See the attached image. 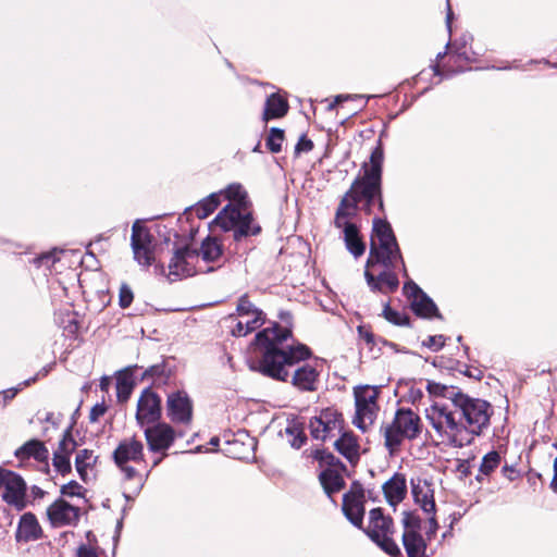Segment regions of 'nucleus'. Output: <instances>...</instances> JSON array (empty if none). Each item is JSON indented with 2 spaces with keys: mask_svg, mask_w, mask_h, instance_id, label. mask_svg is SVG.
I'll use <instances>...</instances> for the list:
<instances>
[{
  "mask_svg": "<svg viewBox=\"0 0 557 557\" xmlns=\"http://www.w3.org/2000/svg\"><path fill=\"white\" fill-rule=\"evenodd\" d=\"M309 428H310L311 436L315 440L325 441L327 437H330L329 433L323 428V424H322L321 420L318 418V416L311 418Z\"/></svg>",
  "mask_w": 557,
  "mask_h": 557,
  "instance_id": "43",
  "label": "nucleus"
},
{
  "mask_svg": "<svg viewBox=\"0 0 557 557\" xmlns=\"http://www.w3.org/2000/svg\"><path fill=\"white\" fill-rule=\"evenodd\" d=\"M131 246L134 259L143 267L148 268L154 260L153 236L149 228L136 221L132 226Z\"/></svg>",
  "mask_w": 557,
  "mask_h": 557,
  "instance_id": "11",
  "label": "nucleus"
},
{
  "mask_svg": "<svg viewBox=\"0 0 557 557\" xmlns=\"http://www.w3.org/2000/svg\"><path fill=\"white\" fill-rule=\"evenodd\" d=\"M455 401L460 413L461 422L470 435L471 445L474 438L488 428L493 414V407L488 401L471 397L465 393H461Z\"/></svg>",
  "mask_w": 557,
  "mask_h": 557,
  "instance_id": "7",
  "label": "nucleus"
},
{
  "mask_svg": "<svg viewBox=\"0 0 557 557\" xmlns=\"http://www.w3.org/2000/svg\"><path fill=\"white\" fill-rule=\"evenodd\" d=\"M113 461L125 480L138 479L143 485L139 472L129 463L138 465L145 461L144 444L135 436L122 440L112 454Z\"/></svg>",
  "mask_w": 557,
  "mask_h": 557,
  "instance_id": "9",
  "label": "nucleus"
},
{
  "mask_svg": "<svg viewBox=\"0 0 557 557\" xmlns=\"http://www.w3.org/2000/svg\"><path fill=\"white\" fill-rule=\"evenodd\" d=\"M336 450L343 455L350 463L359 460V444L357 437L350 432H344L335 441Z\"/></svg>",
  "mask_w": 557,
  "mask_h": 557,
  "instance_id": "27",
  "label": "nucleus"
},
{
  "mask_svg": "<svg viewBox=\"0 0 557 557\" xmlns=\"http://www.w3.org/2000/svg\"><path fill=\"white\" fill-rule=\"evenodd\" d=\"M313 148V143L312 140H310L309 138L306 137V135H302L296 147H295V151L296 153H300V152H309L311 151Z\"/></svg>",
  "mask_w": 557,
  "mask_h": 557,
  "instance_id": "50",
  "label": "nucleus"
},
{
  "mask_svg": "<svg viewBox=\"0 0 557 557\" xmlns=\"http://www.w3.org/2000/svg\"><path fill=\"white\" fill-rule=\"evenodd\" d=\"M82 486L76 481H71L67 484L62 485L61 494L65 496L79 495Z\"/></svg>",
  "mask_w": 557,
  "mask_h": 557,
  "instance_id": "49",
  "label": "nucleus"
},
{
  "mask_svg": "<svg viewBox=\"0 0 557 557\" xmlns=\"http://www.w3.org/2000/svg\"><path fill=\"white\" fill-rule=\"evenodd\" d=\"M47 516L53 527L72 525L79 520V508L59 498L48 507Z\"/></svg>",
  "mask_w": 557,
  "mask_h": 557,
  "instance_id": "17",
  "label": "nucleus"
},
{
  "mask_svg": "<svg viewBox=\"0 0 557 557\" xmlns=\"http://www.w3.org/2000/svg\"><path fill=\"white\" fill-rule=\"evenodd\" d=\"M17 388H9L0 393V396L3 398V404L5 405L9 400L13 399L17 394Z\"/></svg>",
  "mask_w": 557,
  "mask_h": 557,
  "instance_id": "53",
  "label": "nucleus"
},
{
  "mask_svg": "<svg viewBox=\"0 0 557 557\" xmlns=\"http://www.w3.org/2000/svg\"><path fill=\"white\" fill-rule=\"evenodd\" d=\"M313 457L315 459H321L322 460L323 459V453L321 450H315Z\"/></svg>",
  "mask_w": 557,
  "mask_h": 557,
  "instance_id": "62",
  "label": "nucleus"
},
{
  "mask_svg": "<svg viewBox=\"0 0 557 557\" xmlns=\"http://www.w3.org/2000/svg\"><path fill=\"white\" fill-rule=\"evenodd\" d=\"M445 341L444 335H431L422 342V345L432 351H438L444 347Z\"/></svg>",
  "mask_w": 557,
  "mask_h": 557,
  "instance_id": "45",
  "label": "nucleus"
},
{
  "mask_svg": "<svg viewBox=\"0 0 557 557\" xmlns=\"http://www.w3.org/2000/svg\"><path fill=\"white\" fill-rule=\"evenodd\" d=\"M76 447H77V443L72 436L71 429H67L64 432L61 441L59 442V446L54 453L58 455H61V456L63 455V456L71 458V455H72V453L75 451Z\"/></svg>",
  "mask_w": 557,
  "mask_h": 557,
  "instance_id": "37",
  "label": "nucleus"
},
{
  "mask_svg": "<svg viewBox=\"0 0 557 557\" xmlns=\"http://www.w3.org/2000/svg\"><path fill=\"white\" fill-rule=\"evenodd\" d=\"M165 376L166 375H165V364L164 363L151 366L144 373V377H156V379L162 380Z\"/></svg>",
  "mask_w": 557,
  "mask_h": 557,
  "instance_id": "47",
  "label": "nucleus"
},
{
  "mask_svg": "<svg viewBox=\"0 0 557 557\" xmlns=\"http://www.w3.org/2000/svg\"><path fill=\"white\" fill-rule=\"evenodd\" d=\"M222 252V244L214 237H207L201 244L198 256L200 255L207 262H214L221 258Z\"/></svg>",
  "mask_w": 557,
  "mask_h": 557,
  "instance_id": "35",
  "label": "nucleus"
},
{
  "mask_svg": "<svg viewBox=\"0 0 557 557\" xmlns=\"http://www.w3.org/2000/svg\"><path fill=\"white\" fill-rule=\"evenodd\" d=\"M370 540L391 557H404L399 546L394 541V522L389 516H384L381 508L369 512V524L363 529Z\"/></svg>",
  "mask_w": 557,
  "mask_h": 557,
  "instance_id": "8",
  "label": "nucleus"
},
{
  "mask_svg": "<svg viewBox=\"0 0 557 557\" xmlns=\"http://www.w3.org/2000/svg\"><path fill=\"white\" fill-rule=\"evenodd\" d=\"M161 417V399L150 388L143 391L136 410V420L140 426L157 422Z\"/></svg>",
  "mask_w": 557,
  "mask_h": 557,
  "instance_id": "15",
  "label": "nucleus"
},
{
  "mask_svg": "<svg viewBox=\"0 0 557 557\" xmlns=\"http://www.w3.org/2000/svg\"><path fill=\"white\" fill-rule=\"evenodd\" d=\"M383 163L384 150L379 143L371 151L369 161L362 163L360 174L352 181L350 188L339 201L334 219L336 228L356 225L351 221L358 214L360 202H363V208L368 213L372 212L374 206H377L379 210L383 212Z\"/></svg>",
  "mask_w": 557,
  "mask_h": 557,
  "instance_id": "3",
  "label": "nucleus"
},
{
  "mask_svg": "<svg viewBox=\"0 0 557 557\" xmlns=\"http://www.w3.org/2000/svg\"><path fill=\"white\" fill-rule=\"evenodd\" d=\"M236 310L238 314H251L252 319L237 322L232 330L234 336H246L262 326L265 321V314L249 300L247 295L239 297Z\"/></svg>",
  "mask_w": 557,
  "mask_h": 557,
  "instance_id": "14",
  "label": "nucleus"
},
{
  "mask_svg": "<svg viewBox=\"0 0 557 557\" xmlns=\"http://www.w3.org/2000/svg\"><path fill=\"white\" fill-rule=\"evenodd\" d=\"M383 314L388 322L395 325L408 326L410 324V319L407 314L392 309L388 304L384 306Z\"/></svg>",
  "mask_w": 557,
  "mask_h": 557,
  "instance_id": "39",
  "label": "nucleus"
},
{
  "mask_svg": "<svg viewBox=\"0 0 557 557\" xmlns=\"http://www.w3.org/2000/svg\"><path fill=\"white\" fill-rule=\"evenodd\" d=\"M401 524L403 533H417L421 530V519L409 511L403 512Z\"/></svg>",
  "mask_w": 557,
  "mask_h": 557,
  "instance_id": "41",
  "label": "nucleus"
},
{
  "mask_svg": "<svg viewBox=\"0 0 557 557\" xmlns=\"http://www.w3.org/2000/svg\"><path fill=\"white\" fill-rule=\"evenodd\" d=\"M401 542L407 557H426L428 544L420 532L403 533Z\"/></svg>",
  "mask_w": 557,
  "mask_h": 557,
  "instance_id": "28",
  "label": "nucleus"
},
{
  "mask_svg": "<svg viewBox=\"0 0 557 557\" xmlns=\"http://www.w3.org/2000/svg\"><path fill=\"white\" fill-rule=\"evenodd\" d=\"M41 534V528L33 513H24L20 520L16 540L17 541H34L39 539Z\"/></svg>",
  "mask_w": 557,
  "mask_h": 557,
  "instance_id": "26",
  "label": "nucleus"
},
{
  "mask_svg": "<svg viewBox=\"0 0 557 557\" xmlns=\"http://www.w3.org/2000/svg\"><path fill=\"white\" fill-rule=\"evenodd\" d=\"M222 196L230 201L215 216L213 225L220 227L224 232L232 231L235 240L243 237L253 236L261 232V227L253 223L251 202L248 194L238 183L230 184L223 191Z\"/></svg>",
  "mask_w": 557,
  "mask_h": 557,
  "instance_id": "4",
  "label": "nucleus"
},
{
  "mask_svg": "<svg viewBox=\"0 0 557 557\" xmlns=\"http://www.w3.org/2000/svg\"><path fill=\"white\" fill-rule=\"evenodd\" d=\"M383 493L386 498V502L396 507L407 494V483L406 478L401 473H395L388 481H386L383 486Z\"/></svg>",
  "mask_w": 557,
  "mask_h": 557,
  "instance_id": "23",
  "label": "nucleus"
},
{
  "mask_svg": "<svg viewBox=\"0 0 557 557\" xmlns=\"http://www.w3.org/2000/svg\"><path fill=\"white\" fill-rule=\"evenodd\" d=\"M284 140V131L277 127H272L270 129V134L267 138V147L268 149L273 152L277 153L282 149V144Z\"/></svg>",
  "mask_w": 557,
  "mask_h": 557,
  "instance_id": "40",
  "label": "nucleus"
},
{
  "mask_svg": "<svg viewBox=\"0 0 557 557\" xmlns=\"http://www.w3.org/2000/svg\"><path fill=\"white\" fill-rule=\"evenodd\" d=\"M98 455L92 449L84 448L77 451L75 468L82 481L88 482L98 462Z\"/></svg>",
  "mask_w": 557,
  "mask_h": 557,
  "instance_id": "25",
  "label": "nucleus"
},
{
  "mask_svg": "<svg viewBox=\"0 0 557 557\" xmlns=\"http://www.w3.org/2000/svg\"><path fill=\"white\" fill-rule=\"evenodd\" d=\"M502 461V457L498 451L492 450L487 453L480 465V472L484 475H490Z\"/></svg>",
  "mask_w": 557,
  "mask_h": 557,
  "instance_id": "38",
  "label": "nucleus"
},
{
  "mask_svg": "<svg viewBox=\"0 0 557 557\" xmlns=\"http://www.w3.org/2000/svg\"><path fill=\"white\" fill-rule=\"evenodd\" d=\"M451 20H453V11L450 9L449 3H447L446 25H447L449 33H451Z\"/></svg>",
  "mask_w": 557,
  "mask_h": 557,
  "instance_id": "58",
  "label": "nucleus"
},
{
  "mask_svg": "<svg viewBox=\"0 0 557 557\" xmlns=\"http://www.w3.org/2000/svg\"><path fill=\"white\" fill-rule=\"evenodd\" d=\"M350 98H351V96H349V95H338V96H336L334 101L329 104V110H333L338 103H341L343 101H346V100H348Z\"/></svg>",
  "mask_w": 557,
  "mask_h": 557,
  "instance_id": "54",
  "label": "nucleus"
},
{
  "mask_svg": "<svg viewBox=\"0 0 557 557\" xmlns=\"http://www.w3.org/2000/svg\"><path fill=\"white\" fill-rule=\"evenodd\" d=\"M552 490L557 493V458L554 461V478L550 483Z\"/></svg>",
  "mask_w": 557,
  "mask_h": 557,
  "instance_id": "55",
  "label": "nucleus"
},
{
  "mask_svg": "<svg viewBox=\"0 0 557 557\" xmlns=\"http://www.w3.org/2000/svg\"><path fill=\"white\" fill-rule=\"evenodd\" d=\"M77 557H98V555L91 547L83 545L77 550Z\"/></svg>",
  "mask_w": 557,
  "mask_h": 557,
  "instance_id": "52",
  "label": "nucleus"
},
{
  "mask_svg": "<svg viewBox=\"0 0 557 557\" xmlns=\"http://www.w3.org/2000/svg\"><path fill=\"white\" fill-rule=\"evenodd\" d=\"M411 493L414 503L418 504L425 513H435L434 491L431 483L420 478L411 479Z\"/></svg>",
  "mask_w": 557,
  "mask_h": 557,
  "instance_id": "20",
  "label": "nucleus"
},
{
  "mask_svg": "<svg viewBox=\"0 0 557 557\" xmlns=\"http://www.w3.org/2000/svg\"><path fill=\"white\" fill-rule=\"evenodd\" d=\"M404 294L411 302L412 311L421 318L442 319L434 301L412 281H408L404 285Z\"/></svg>",
  "mask_w": 557,
  "mask_h": 557,
  "instance_id": "13",
  "label": "nucleus"
},
{
  "mask_svg": "<svg viewBox=\"0 0 557 557\" xmlns=\"http://www.w3.org/2000/svg\"><path fill=\"white\" fill-rule=\"evenodd\" d=\"M466 375L470 376V377H473V379H476V380H481L482 376H483V373L480 369H474L473 371H465L463 372Z\"/></svg>",
  "mask_w": 557,
  "mask_h": 557,
  "instance_id": "56",
  "label": "nucleus"
},
{
  "mask_svg": "<svg viewBox=\"0 0 557 557\" xmlns=\"http://www.w3.org/2000/svg\"><path fill=\"white\" fill-rule=\"evenodd\" d=\"M359 334L362 338H364L367 341V343H373V334L371 332H368V331H363L362 327H359Z\"/></svg>",
  "mask_w": 557,
  "mask_h": 557,
  "instance_id": "57",
  "label": "nucleus"
},
{
  "mask_svg": "<svg viewBox=\"0 0 557 557\" xmlns=\"http://www.w3.org/2000/svg\"><path fill=\"white\" fill-rule=\"evenodd\" d=\"M282 435L285 436L289 445L296 449L300 448L307 440L302 424L295 420L287 423Z\"/></svg>",
  "mask_w": 557,
  "mask_h": 557,
  "instance_id": "33",
  "label": "nucleus"
},
{
  "mask_svg": "<svg viewBox=\"0 0 557 557\" xmlns=\"http://www.w3.org/2000/svg\"><path fill=\"white\" fill-rule=\"evenodd\" d=\"M344 233V242L347 250L355 257L362 256L366 251V245L362 242L357 225L341 228Z\"/></svg>",
  "mask_w": 557,
  "mask_h": 557,
  "instance_id": "29",
  "label": "nucleus"
},
{
  "mask_svg": "<svg viewBox=\"0 0 557 557\" xmlns=\"http://www.w3.org/2000/svg\"><path fill=\"white\" fill-rule=\"evenodd\" d=\"M52 465L57 472L66 475L72 471L71 458L53 453Z\"/></svg>",
  "mask_w": 557,
  "mask_h": 557,
  "instance_id": "42",
  "label": "nucleus"
},
{
  "mask_svg": "<svg viewBox=\"0 0 557 557\" xmlns=\"http://www.w3.org/2000/svg\"><path fill=\"white\" fill-rule=\"evenodd\" d=\"M515 472L512 467L504 466L503 467V473L505 476H507L509 480H513V476L511 474Z\"/></svg>",
  "mask_w": 557,
  "mask_h": 557,
  "instance_id": "59",
  "label": "nucleus"
},
{
  "mask_svg": "<svg viewBox=\"0 0 557 557\" xmlns=\"http://www.w3.org/2000/svg\"><path fill=\"white\" fill-rule=\"evenodd\" d=\"M15 457L25 460L34 458L39 462H47L49 450L39 440H29L15 450Z\"/></svg>",
  "mask_w": 557,
  "mask_h": 557,
  "instance_id": "24",
  "label": "nucleus"
},
{
  "mask_svg": "<svg viewBox=\"0 0 557 557\" xmlns=\"http://www.w3.org/2000/svg\"><path fill=\"white\" fill-rule=\"evenodd\" d=\"M445 54H446V52H440V53H437L436 59L442 60Z\"/></svg>",
  "mask_w": 557,
  "mask_h": 557,
  "instance_id": "64",
  "label": "nucleus"
},
{
  "mask_svg": "<svg viewBox=\"0 0 557 557\" xmlns=\"http://www.w3.org/2000/svg\"><path fill=\"white\" fill-rule=\"evenodd\" d=\"M107 412V406L104 403L96 404L89 412V421L91 423L97 422Z\"/></svg>",
  "mask_w": 557,
  "mask_h": 557,
  "instance_id": "48",
  "label": "nucleus"
},
{
  "mask_svg": "<svg viewBox=\"0 0 557 557\" xmlns=\"http://www.w3.org/2000/svg\"><path fill=\"white\" fill-rule=\"evenodd\" d=\"M430 515H431V517L429 518V529L425 532L428 540H431L435 535V533L438 529V523L436 521L435 513H430Z\"/></svg>",
  "mask_w": 557,
  "mask_h": 557,
  "instance_id": "51",
  "label": "nucleus"
},
{
  "mask_svg": "<svg viewBox=\"0 0 557 557\" xmlns=\"http://www.w3.org/2000/svg\"><path fill=\"white\" fill-rule=\"evenodd\" d=\"M318 418L321 420L323 428L326 430L330 437L334 436L335 431L341 432L343 429L342 413L334 408H325L321 410Z\"/></svg>",
  "mask_w": 557,
  "mask_h": 557,
  "instance_id": "32",
  "label": "nucleus"
},
{
  "mask_svg": "<svg viewBox=\"0 0 557 557\" xmlns=\"http://www.w3.org/2000/svg\"><path fill=\"white\" fill-rule=\"evenodd\" d=\"M219 443H220V438H219V437H212V438L210 440V445H212V446H214V447H215V446H218V445H219Z\"/></svg>",
  "mask_w": 557,
  "mask_h": 557,
  "instance_id": "61",
  "label": "nucleus"
},
{
  "mask_svg": "<svg viewBox=\"0 0 557 557\" xmlns=\"http://www.w3.org/2000/svg\"><path fill=\"white\" fill-rule=\"evenodd\" d=\"M280 319L286 325L274 323L255 336L257 357L251 362V370L263 376L278 382H288L290 370L298 363L311 357V350L304 344L289 345L292 338V314L287 311L280 313Z\"/></svg>",
  "mask_w": 557,
  "mask_h": 557,
  "instance_id": "1",
  "label": "nucleus"
},
{
  "mask_svg": "<svg viewBox=\"0 0 557 557\" xmlns=\"http://www.w3.org/2000/svg\"><path fill=\"white\" fill-rule=\"evenodd\" d=\"M134 299L131 287L126 284H122L119 293V305L121 308H128Z\"/></svg>",
  "mask_w": 557,
  "mask_h": 557,
  "instance_id": "46",
  "label": "nucleus"
},
{
  "mask_svg": "<svg viewBox=\"0 0 557 557\" xmlns=\"http://www.w3.org/2000/svg\"><path fill=\"white\" fill-rule=\"evenodd\" d=\"M222 194L213 193L196 203L191 211L198 219L208 218L220 205Z\"/></svg>",
  "mask_w": 557,
  "mask_h": 557,
  "instance_id": "34",
  "label": "nucleus"
},
{
  "mask_svg": "<svg viewBox=\"0 0 557 557\" xmlns=\"http://www.w3.org/2000/svg\"><path fill=\"white\" fill-rule=\"evenodd\" d=\"M0 492L7 504L18 510L25 507L26 484L21 475L0 468Z\"/></svg>",
  "mask_w": 557,
  "mask_h": 557,
  "instance_id": "12",
  "label": "nucleus"
},
{
  "mask_svg": "<svg viewBox=\"0 0 557 557\" xmlns=\"http://www.w3.org/2000/svg\"><path fill=\"white\" fill-rule=\"evenodd\" d=\"M133 385L125 379L119 377L116 381V395L120 401H126L132 393Z\"/></svg>",
  "mask_w": 557,
  "mask_h": 557,
  "instance_id": "44",
  "label": "nucleus"
},
{
  "mask_svg": "<svg viewBox=\"0 0 557 557\" xmlns=\"http://www.w3.org/2000/svg\"><path fill=\"white\" fill-rule=\"evenodd\" d=\"M426 391L430 395L435 397H443L449 403H454L456 398L461 395V391L455 386H447L433 381H428Z\"/></svg>",
  "mask_w": 557,
  "mask_h": 557,
  "instance_id": "36",
  "label": "nucleus"
},
{
  "mask_svg": "<svg viewBox=\"0 0 557 557\" xmlns=\"http://www.w3.org/2000/svg\"><path fill=\"white\" fill-rule=\"evenodd\" d=\"M425 418L442 444L454 448L470 445V435L461 422L456 401H434L425 409Z\"/></svg>",
  "mask_w": 557,
  "mask_h": 557,
  "instance_id": "5",
  "label": "nucleus"
},
{
  "mask_svg": "<svg viewBox=\"0 0 557 557\" xmlns=\"http://www.w3.org/2000/svg\"><path fill=\"white\" fill-rule=\"evenodd\" d=\"M109 385H110L109 379L108 377H102L101 381H100V388L102 391H108Z\"/></svg>",
  "mask_w": 557,
  "mask_h": 557,
  "instance_id": "60",
  "label": "nucleus"
},
{
  "mask_svg": "<svg viewBox=\"0 0 557 557\" xmlns=\"http://www.w3.org/2000/svg\"><path fill=\"white\" fill-rule=\"evenodd\" d=\"M385 447L389 454L399 450L404 441H414L423 431V423L418 413L410 408L396 410L394 419L382 428Z\"/></svg>",
  "mask_w": 557,
  "mask_h": 557,
  "instance_id": "6",
  "label": "nucleus"
},
{
  "mask_svg": "<svg viewBox=\"0 0 557 557\" xmlns=\"http://www.w3.org/2000/svg\"><path fill=\"white\" fill-rule=\"evenodd\" d=\"M433 70L436 75L440 74V65L438 64L433 65Z\"/></svg>",
  "mask_w": 557,
  "mask_h": 557,
  "instance_id": "63",
  "label": "nucleus"
},
{
  "mask_svg": "<svg viewBox=\"0 0 557 557\" xmlns=\"http://www.w3.org/2000/svg\"><path fill=\"white\" fill-rule=\"evenodd\" d=\"M145 437L150 451H164L173 444L175 432L169 424L158 423L145 429Z\"/></svg>",
  "mask_w": 557,
  "mask_h": 557,
  "instance_id": "19",
  "label": "nucleus"
},
{
  "mask_svg": "<svg viewBox=\"0 0 557 557\" xmlns=\"http://www.w3.org/2000/svg\"><path fill=\"white\" fill-rule=\"evenodd\" d=\"M320 371L318 364L298 363L290 370L288 382L300 392H315L319 387Z\"/></svg>",
  "mask_w": 557,
  "mask_h": 557,
  "instance_id": "16",
  "label": "nucleus"
},
{
  "mask_svg": "<svg viewBox=\"0 0 557 557\" xmlns=\"http://www.w3.org/2000/svg\"><path fill=\"white\" fill-rule=\"evenodd\" d=\"M343 512L345 517L357 528H362L364 505L362 492L355 494L348 493L343 497Z\"/></svg>",
  "mask_w": 557,
  "mask_h": 557,
  "instance_id": "22",
  "label": "nucleus"
},
{
  "mask_svg": "<svg viewBox=\"0 0 557 557\" xmlns=\"http://www.w3.org/2000/svg\"><path fill=\"white\" fill-rule=\"evenodd\" d=\"M196 257H198L196 249L189 247L177 249L169 263L170 275H174L175 277L193 275L195 271L189 265L188 260Z\"/></svg>",
  "mask_w": 557,
  "mask_h": 557,
  "instance_id": "21",
  "label": "nucleus"
},
{
  "mask_svg": "<svg viewBox=\"0 0 557 557\" xmlns=\"http://www.w3.org/2000/svg\"><path fill=\"white\" fill-rule=\"evenodd\" d=\"M166 412L173 422L189 423L193 417V404L185 392H175L168 396Z\"/></svg>",
  "mask_w": 557,
  "mask_h": 557,
  "instance_id": "18",
  "label": "nucleus"
},
{
  "mask_svg": "<svg viewBox=\"0 0 557 557\" xmlns=\"http://www.w3.org/2000/svg\"><path fill=\"white\" fill-rule=\"evenodd\" d=\"M319 479L324 492L329 496H331L334 493H337L345 485L343 476L337 471L332 469H326L322 471L319 475Z\"/></svg>",
  "mask_w": 557,
  "mask_h": 557,
  "instance_id": "31",
  "label": "nucleus"
},
{
  "mask_svg": "<svg viewBox=\"0 0 557 557\" xmlns=\"http://www.w3.org/2000/svg\"><path fill=\"white\" fill-rule=\"evenodd\" d=\"M401 267L403 275L408 272L391 224L382 219L373 220V235L366 262L364 278L372 292L394 293L399 286L395 270Z\"/></svg>",
  "mask_w": 557,
  "mask_h": 557,
  "instance_id": "2",
  "label": "nucleus"
},
{
  "mask_svg": "<svg viewBox=\"0 0 557 557\" xmlns=\"http://www.w3.org/2000/svg\"><path fill=\"white\" fill-rule=\"evenodd\" d=\"M377 393L370 387H362L355 391L356 414L352 423L356 428L366 432L376 419L377 414Z\"/></svg>",
  "mask_w": 557,
  "mask_h": 557,
  "instance_id": "10",
  "label": "nucleus"
},
{
  "mask_svg": "<svg viewBox=\"0 0 557 557\" xmlns=\"http://www.w3.org/2000/svg\"><path fill=\"white\" fill-rule=\"evenodd\" d=\"M288 111L287 101L277 94H272L265 101L263 120L278 119L284 116Z\"/></svg>",
  "mask_w": 557,
  "mask_h": 557,
  "instance_id": "30",
  "label": "nucleus"
}]
</instances>
